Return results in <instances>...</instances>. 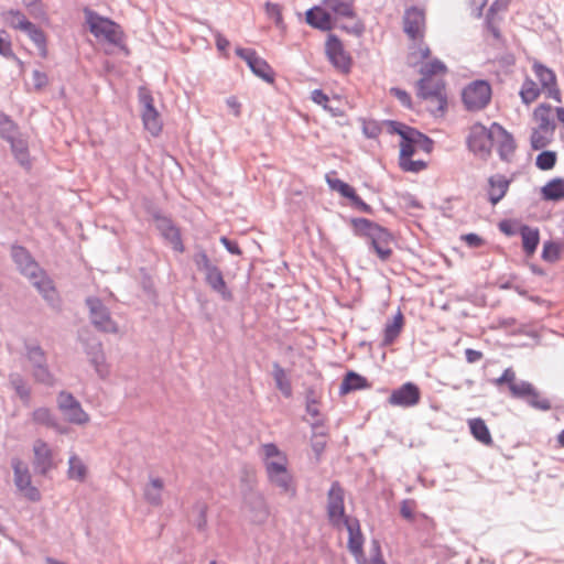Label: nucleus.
<instances>
[{
  "label": "nucleus",
  "instance_id": "nucleus-1",
  "mask_svg": "<svg viewBox=\"0 0 564 564\" xmlns=\"http://www.w3.org/2000/svg\"><path fill=\"white\" fill-rule=\"evenodd\" d=\"M349 225L354 236L365 239L369 250L375 252L381 261L387 262L391 259L393 254L391 243L394 239L388 228L364 217L350 218Z\"/></svg>",
  "mask_w": 564,
  "mask_h": 564
},
{
  "label": "nucleus",
  "instance_id": "nucleus-2",
  "mask_svg": "<svg viewBox=\"0 0 564 564\" xmlns=\"http://www.w3.org/2000/svg\"><path fill=\"white\" fill-rule=\"evenodd\" d=\"M264 468L269 482L280 490V494L296 496V485L288 469V457L274 443L262 445Z\"/></svg>",
  "mask_w": 564,
  "mask_h": 564
},
{
  "label": "nucleus",
  "instance_id": "nucleus-3",
  "mask_svg": "<svg viewBox=\"0 0 564 564\" xmlns=\"http://www.w3.org/2000/svg\"><path fill=\"white\" fill-rule=\"evenodd\" d=\"M84 14L90 33L97 39H105L107 42L119 45L123 39V32L118 23L101 17L96 11L85 8Z\"/></svg>",
  "mask_w": 564,
  "mask_h": 564
},
{
  "label": "nucleus",
  "instance_id": "nucleus-4",
  "mask_svg": "<svg viewBox=\"0 0 564 564\" xmlns=\"http://www.w3.org/2000/svg\"><path fill=\"white\" fill-rule=\"evenodd\" d=\"M492 96L490 84L485 79H476L464 87L462 101L466 110L476 112L485 109Z\"/></svg>",
  "mask_w": 564,
  "mask_h": 564
},
{
  "label": "nucleus",
  "instance_id": "nucleus-5",
  "mask_svg": "<svg viewBox=\"0 0 564 564\" xmlns=\"http://www.w3.org/2000/svg\"><path fill=\"white\" fill-rule=\"evenodd\" d=\"M148 213L155 221V227L162 238L172 246L174 251L183 253L185 247L182 240L181 229L174 224L172 218L162 214L161 209L158 207L148 209Z\"/></svg>",
  "mask_w": 564,
  "mask_h": 564
},
{
  "label": "nucleus",
  "instance_id": "nucleus-6",
  "mask_svg": "<svg viewBox=\"0 0 564 564\" xmlns=\"http://www.w3.org/2000/svg\"><path fill=\"white\" fill-rule=\"evenodd\" d=\"M138 99L145 130H148L153 137H158L162 131L163 124L161 116L154 107V99L151 91L144 86L139 87Z\"/></svg>",
  "mask_w": 564,
  "mask_h": 564
},
{
  "label": "nucleus",
  "instance_id": "nucleus-7",
  "mask_svg": "<svg viewBox=\"0 0 564 564\" xmlns=\"http://www.w3.org/2000/svg\"><path fill=\"white\" fill-rule=\"evenodd\" d=\"M85 304L89 311V318L93 326L101 333L116 334L118 325L112 319L109 308L97 296H88Z\"/></svg>",
  "mask_w": 564,
  "mask_h": 564
},
{
  "label": "nucleus",
  "instance_id": "nucleus-8",
  "mask_svg": "<svg viewBox=\"0 0 564 564\" xmlns=\"http://www.w3.org/2000/svg\"><path fill=\"white\" fill-rule=\"evenodd\" d=\"M494 142L495 133H491V127L487 129L484 124L477 122L470 128L467 147L475 155L487 159L491 153Z\"/></svg>",
  "mask_w": 564,
  "mask_h": 564
},
{
  "label": "nucleus",
  "instance_id": "nucleus-9",
  "mask_svg": "<svg viewBox=\"0 0 564 564\" xmlns=\"http://www.w3.org/2000/svg\"><path fill=\"white\" fill-rule=\"evenodd\" d=\"M325 54L333 67L341 74H349L352 66V58L344 48L340 39L329 33L325 43Z\"/></svg>",
  "mask_w": 564,
  "mask_h": 564
},
{
  "label": "nucleus",
  "instance_id": "nucleus-10",
  "mask_svg": "<svg viewBox=\"0 0 564 564\" xmlns=\"http://www.w3.org/2000/svg\"><path fill=\"white\" fill-rule=\"evenodd\" d=\"M84 351L88 357L90 365L94 367L99 378L105 379L109 375V368L106 362L102 343L96 336L80 338Z\"/></svg>",
  "mask_w": 564,
  "mask_h": 564
},
{
  "label": "nucleus",
  "instance_id": "nucleus-11",
  "mask_svg": "<svg viewBox=\"0 0 564 564\" xmlns=\"http://www.w3.org/2000/svg\"><path fill=\"white\" fill-rule=\"evenodd\" d=\"M345 490L338 480L332 482L327 492V516L334 525L345 522V519H351L345 514Z\"/></svg>",
  "mask_w": 564,
  "mask_h": 564
},
{
  "label": "nucleus",
  "instance_id": "nucleus-12",
  "mask_svg": "<svg viewBox=\"0 0 564 564\" xmlns=\"http://www.w3.org/2000/svg\"><path fill=\"white\" fill-rule=\"evenodd\" d=\"M512 398L524 401L535 410L549 411L552 408L551 401L529 381L520 380L519 387L512 388Z\"/></svg>",
  "mask_w": 564,
  "mask_h": 564
},
{
  "label": "nucleus",
  "instance_id": "nucleus-13",
  "mask_svg": "<svg viewBox=\"0 0 564 564\" xmlns=\"http://www.w3.org/2000/svg\"><path fill=\"white\" fill-rule=\"evenodd\" d=\"M57 405L70 423L80 425L89 421V415L83 410L80 402L69 392L58 393Z\"/></svg>",
  "mask_w": 564,
  "mask_h": 564
},
{
  "label": "nucleus",
  "instance_id": "nucleus-14",
  "mask_svg": "<svg viewBox=\"0 0 564 564\" xmlns=\"http://www.w3.org/2000/svg\"><path fill=\"white\" fill-rule=\"evenodd\" d=\"M10 252L18 271L28 279H35L42 268L32 253L17 243L11 246Z\"/></svg>",
  "mask_w": 564,
  "mask_h": 564
},
{
  "label": "nucleus",
  "instance_id": "nucleus-15",
  "mask_svg": "<svg viewBox=\"0 0 564 564\" xmlns=\"http://www.w3.org/2000/svg\"><path fill=\"white\" fill-rule=\"evenodd\" d=\"M417 97L423 100H435L437 110L445 111L447 108V97L445 93V82L442 78L429 79L422 88L420 79L416 83Z\"/></svg>",
  "mask_w": 564,
  "mask_h": 564
},
{
  "label": "nucleus",
  "instance_id": "nucleus-16",
  "mask_svg": "<svg viewBox=\"0 0 564 564\" xmlns=\"http://www.w3.org/2000/svg\"><path fill=\"white\" fill-rule=\"evenodd\" d=\"M348 531L347 547L358 564H367L364 553V535L361 533L360 523L357 518L345 519L343 522Z\"/></svg>",
  "mask_w": 564,
  "mask_h": 564
},
{
  "label": "nucleus",
  "instance_id": "nucleus-17",
  "mask_svg": "<svg viewBox=\"0 0 564 564\" xmlns=\"http://www.w3.org/2000/svg\"><path fill=\"white\" fill-rule=\"evenodd\" d=\"M532 69L541 84V88L545 91V96L562 102V94L557 86L555 73L538 61L533 63Z\"/></svg>",
  "mask_w": 564,
  "mask_h": 564
},
{
  "label": "nucleus",
  "instance_id": "nucleus-18",
  "mask_svg": "<svg viewBox=\"0 0 564 564\" xmlns=\"http://www.w3.org/2000/svg\"><path fill=\"white\" fill-rule=\"evenodd\" d=\"M243 506L251 514V521L261 524L269 518V508L262 494L248 490L243 494Z\"/></svg>",
  "mask_w": 564,
  "mask_h": 564
},
{
  "label": "nucleus",
  "instance_id": "nucleus-19",
  "mask_svg": "<svg viewBox=\"0 0 564 564\" xmlns=\"http://www.w3.org/2000/svg\"><path fill=\"white\" fill-rule=\"evenodd\" d=\"M420 400V388L413 382H405L392 391L388 402L393 406L411 408L419 404Z\"/></svg>",
  "mask_w": 564,
  "mask_h": 564
},
{
  "label": "nucleus",
  "instance_id": "nucleus-20",
  "mask_svg": "<svg viewBox=\"0 0 564 564\" xmlns=\"http://www.w3.org/2000/svg\"><path fill=\"white\" fill-rule=\"evenodd\" d=\"M29 280L51 307L57 310L61 307V299L58 296L54 282L44 269L40 270L35 279Z\"/></svg>",
  "mask_w": 564,
  "mask_h": 564
},
{
  "label": "nucleus",
  "instance_id": "nucleus-21",
  "mask_svg": "<svg viewBox=\"0 0 564 564\" xmlns=\"http://www.w3.org/2000/svg\"><path fill=\"white\" fill-rule=\"evenodd\" d=\"M491 133H495V142L500 160L509 162L517 149L513 135L498 122L491 124Z\"/></svg>",
  "mask_w": 564,
  "mask_h": 564
},
{
  "label": "nucleus",
  "instance_id": "nucleus-22",
  "mask_svg": "<svg viewBox=\"0 0 564 564\" xmlns=\"http://www.w3.org/2000/svg\"><path fill=\"white\" fill-rule=\"evenodd\" d=\"M33 468L36 474L45 476L55 467L53 452L43 440H36L33 444Z\"/></svg>",
  "mask_w": 564,
  "mask_h": 564
},
{
  "label": "nucleus",
  "instance_id": "nucleus-23",
  "mask_svg": "<svg viewBox=\"0 0 564 564\" xmlns=\"http://www.w3.org/2000/svg\"><path fill=\"white\" fill-rule=\"evenodd\" d=\"M425 23V14L423 9L412 6L405 10L403 17V31L412 40L422 36V28Z\"/></svg>",
  "mask_w": 564,
  "mask_h": 564
},
{
  "label": "nucleus",
  "instance_id": "nucleus-24",
  "mask_svg": "<svg viewBox=\"0 0 564 564\" xmlns=\"http://www.w3.org/2000/svg\"><path fill=\"white\" fill-rule=\"evenodd\" d=\"M322 402V391L316 386L305 387V410L308 415L316 417L312 423L314 429L324 425V419L322 417L318 405Z\"/></svg>",
  "mask_w": 564,
  "mask_h": 564
},
{
  "label": "nucleus",
  "instance_id": "nucleus-25",
  "mask_svg": "<svg viewBox=\"0 0 564 564\" xmlns=\"http://www.w3.org/2000/svg\"><path fill=\"white\" fill-rule=\"evenodd\" d=\"M205 282L210 288V290L219 294L224 301H234V294L228 289L223 272L218 265L205 273Z\"/></svg>",
  "mask_w": 564,
  "mask_h": 564
},
{
  "label": "nucleus",
  "instance_id": "nucleus-26",
  "mask_svg": "<svg viewBox=\"0 0 564 564\" xmlns=\"http://www.w3.org/2000/svg\"><path fill=\"white\" fill-rule=\"evenodd\" d=\"M518 231L522 239V250L524 256L527 259H530L535 253L540 243V230L539 228L524 224L518 226Z\"/></svg>",
  "mask_w": 564,
  "mask_h": 564
},
{
  "label": "nucleus",
  "instance_id": "nucleus-27",
  "mask_svg": "<svg viewBox=\"0 0 564 564\" xmlns=\"http://www.w3.org/2000/svg\"><path fill=\"white\" fill-rule=\"evenodd\" d=\"M306 23L312 28L321 31H330L333 29V20L330 13L322 7H313L305 13Z\"/></svg>",
  "mask_w": 564,
  "mask_h": 564
},
{
  "label": "nucleus",
  "instance_id": "nucleus-28",
  "mask_svg": "<svg viewBox=\"0 0 564 564\" xmlns=\"http://www.w3.org/2000/svg\"><path fill=\"white\" fill-rule=\"evenodd\" d=\"M510 180L502 174H495L488 178V200L495 206L497 205L507 194Z\"/></svg>",
  "mask_w": 564,
  "mask_h": 564
},
{
  "label": "nucleus",
  "instance_id": "nucleus-29",
  "mask_svg": "<svg viewBox=\"0 0 564 564\" xmlns=\"http://www.w3.org/2000/svg\"><path fill=\"white\" fill-rule=\"evenodd\" d=\"M271 376L274 380L275 388L281 392V394L285 399H291L293 397L291 379L286 370L278 361L272 364Z\"/></svg>",
  "mask_w": 564,
  "mask_h": 564
},
{
  "label": "nucleus",
  "instance_id": "nucleus-30",
  "mask_svg": "<svg viewBox=\"0 0 564 564\" xmlns=\"http://www.w3.org/2000/svg\"><path fill=\"white\" fill-rule=\"evenodd\" d=\"M552 106L550 104H540L533 111V117L538 121V129L544 133H554L556 129L555 121L551 118Z\"/></svg>",
  "mask_w": 564,
  "mask_h": 564
},
{
  "label": "nucleus",
  "instance_id": "nucleus-31",
  "mask_svg": "<svg viewBox=\"0 0 564 564\" xmlns=\"http://www.w3.org/2000/svg\"><path fill=\"white\" fill-rule=\"evenodd\" d=\"M404 326V316L400 308L393 316L392 321H388L383 329L382 346L387 347L392 345L400 336Z\"/></svg>",
  "mask_w": 564,
  "mask_h": 564
},
{
  "label": "nucleus",
  "instance_id": "nucleus-32",
  "mask_svg": "<svg viewBox=\"0 0 564 564\" xmlns=\"http://www.w3.org/2000/svg\"><path fill=\"white\" fill-rule=\"evenodd\" d=\"M370 387L366 377L349 370L346 372L340 387L339 394L345 395L356 390L367 389Z\"/></svg>",
  "mask_w": 564,
  "mask_h": 564
},
{
  "label": "nucleus",
  "instance_id": "nucleus-33",
  "mask_svg": "<svg viewBox=\"0 0 564 564\" xmlns=\"http://www.w3.org/2000/svg\"><path fill=\"white\" fill-rule=\"evenodd\" d=\"M7 142L10 143L11 152L19 164L23 167L30 169L31 161L28 141L21 138L19 134L8 140Z\"/></svg>",
  "mask_w": 564,
  "mask_h": 564
},
{
  "label": "nucleus",
  "instance_id": "nucleus-34",
  "mask_svg": "<svg viewBox=\"0 0 564 564\" xmlns=\"http://www.w3.org/2000/svg\"><path fill=\"white\" fill-rule=\"evenodd\" d=\"M9 384L25 406L31 403V387L19 372L9 373Z\"/></svg>",
  "mask_w": 564,
  "mask_h": 564
},
{
  "label": "nucleus",
  "instance_id": "nucleus-35",
  "mask_svg": "<svg viewBox=\"0 0 564 564\" xmlns=\"http://www.w3.org/2000/svg\"><path fill=\"white\" fill-rule=\"evenodd\" d=\"M545 200L558 202L564 199V178L556 177L549 181L541 189Z\"/></svg>",
  "mask_w": 564,
  "mask_h": 564
},
{
  "label": "nucleus",
  "instance_id": "nucleus-36",
  "mask_svg": "<svg viewBox=\"0 0 564 564\" xmlns=\"http://www.w3.org/2000/svg\"><path fill=\"white\" fill-rule=\"evenodd\" d=\"M355 0H323L324 6L338 17L355 18Z\"/></svg>",
  "mask_w": 564,
  "mask_h": 564
},
{
  "label": "nucleus",
  "instance_id": "nucleus-37",
  "mask_svg": "<svg viewBox=\"0 0 564 564\" xmlns=\"http://www.w3.org/2000/svg\"><path fill=\"white\" fill-rule=\"evenodd\" d=\"M471 435L480 443L490 446L494 444L489 429L480 417L468 421Z\"/></svg>",
  "mask_w": 564,
  "mask_h": 564
},
{
  "label": "nucleus",
  "instance_id": "nucleus-38",
  "mask_svg": "<svg viewBox=\"0 0 564 564\" xmlns=\"http://www.w3.org/2000/svg\"><path fill=\"white\" fill-rule=\"evenodd\" d=\"M163 488L164 481L161 478H151L149 485L144 488L145 501L155 507L161 506Z\"/></svg>",
  "mask_w": 564,
  "mask_h": 564
},
{
  "label": "nucleus",
  "instance_id": "nucleus-39",
  "mask_svg": "<svg viewBox=\"0 0 564 564\" xmlns=\"http://www.w3.org/2000/svg\"><path fill=\"white\" fill-rule=\"evenodd\" d=\"M28 34L30 40L35 44L37 47L40 55L42 57L47 56V43H46V35L44 31L35 25L34 23L30 22L28 26L23 31Z\"/></svg>",
  "mask_w": 564,
  "mask_h": 564
},
{
  "label": "nucleus",
  "instance_id": "nucleus-40",
  "mask_svg": "<svg viewBox=\"0 0 564 564\" xmlns=\"http://www.w3.org/2000/svg\"><path fill=\"white\" fill-rule=\"evenodd\" d=\"M446 73H447L446 65L437 58H435L432 62L423 64L420 68V74L422 75V77L420 78V84H421L422 88L424 87L425 83L429 79H432V77L434 78L435 75L446 74Z\"/></svg>",
  "mask_w": 564,
  "mask_h": 564
},
{
  "label": "nucleus",
  "instance_id": "nucleus-41",
  "mask_svg": "<svg viewBox=\"0 0 564 564\" xmlns=\"http://www.w3.org/2000/svg\"><path fill=\"white\" fill-rule=\"evenodd\" d=\"M249 68L256 76L263 79L265 83H274L275 73L264 58L258 56Z\"/></svg>",
  "mask_w": 564,
  "mask_h": 564
},
{
  "label": "nucleus",
  "instance_id": "nucleus-42",
  "mask_svg": "<svg viewBox=\"0 0 564 564\" xmlns=\"http://www.w3.org/2000/svg\"><path fill=\"white\" fill-rule=\"evenodd\" d=\"M1 18L7 25L14 30L24 31L30 21L25 18L22 11L10 9L1 12Z\"/></svg>",
  "mask_w": 564,
  "mask_h": 564
},
{
  "label": "nucleus",
  "instance_id": "nucleus-43",
  "mask_svg": "<svg viewBox=\"0 0 564 564\" xmlns=\"http://www.w3.org/2000/svg\"><path fill=\"white\" fill-rule=\"evenodd\" d=\"M25 357L32 366V370L47 362L46 352L36 344H25Z\"/></svg>",
  "mask_w": 564,
  "mask_h": 564
},
{
  "label": "nucleus",
  "instance_id": "nucleus-44",
  "mask_svg": "<svg viewBox=\"0 0 564 564\" xmlns=\"http://www.w3.org/2000/svg\"><path fill=\"white\" fill-rule=\"evenodd\" d=\"M519 94H520L522 102L524 105H530L538 99V97L541 94V88L538 86V84L532 78L527 76L522 83Z\"/></svg>",
  "mask_w": 564,
  "mask_h": 564
},
{
  "label": "nucleus",
  "instance_id": "nucleus-45",
  "mask_svg": "<svg viewBox=\"0 0 564 564\" xmlns=\"http://www.w3.org/2000/svg\"><path fill=\"white\" fill-rule=\"evenodd\" d=\"M562 249H563V245L557 241H554V240L544 241L541 258L545 262L555 263L562 257Z\"/></svg>",
  "mask_w": 564,
  "mask_h": 564
},
{
  "label": "nucleus",
  "instance_id": "nucleus-46",
  "mask_svg": "<svg viewBox=\"0 0 564 564\" xmlns=\"http://www.w3.org/2000/svg\"><path fill=\"white\" fill-rule=\"evenodd\" d=\"M19 127L10 116L0 110V138L8 141L19 135Z\"/></svg>",
  "mask_w": 564,
  "mask_h": 564
},
{
  "label": "nucleus",
  "instance_id": "nucleus-47",
  "mask_svg": "<svg viewBox=\"0 0 564 564\" xmlns=\"http://www.w3.org/2000/svg\"><path fill=\"white\" fill-rule=\"evenodd\" d=\"M32 378L36 383L48 388L54 387L56 383V378L51 371L47 362L32 370Z\"/></svg>",
  "mask_w": 564,
  "mask_h": 564
},
{
  "label": "nucleus",
  "instance_id": "nucleus-48",
  "mask_svg": "<svg viewBox=\"0 0 564 564\" xmlns=\"http://www.w3.org/2000/svg\"><path fill=\"white\" fill-rule=\"evenodd\" d=\"M195 252L193 254V262L196 269L200 272L206 273L216 267L207 254V251L200 245H195Z\"/></svg>",
  "mask_w": 564,
  "mask_h": 564
},
{
  "label": "nucleus",
  "instance_id": "nucleus-49",
  "mask_svg": "<svg viewBox=\"0 0 564 564\" xmlns=\"http://www.w3.org/2000/svg\"><path fill=\"white\" fill-rule=\"evenodd\" d=\"M32 421L46 427L56 429L57 420L48 408L41 406L33 411Z\"/></svg>",
  "mask_w": 564,
  "mask_h": 564
},
{
  "label": "nucleus",
  "instance_id": "nucleus-50",
  "mask_svg": "<svg viewBox=\"0 0 564 564\" xmlns=\"http://www.w3.org/2000/svg\"><path fill=\"white\" fill-rule=\"evenodd\" d=\"M68 470L67 476L69 479H75L78 481H84L87 475V467L82 462L79 457L73 455L68 460Z\"/></svg>",
  "mask_w": 564,
  "mask_h": 564
},
{
  "label": "nucleus",
  "instance_id": "nucleus-51",
  "mask_svg": "<svg viewBox=\"0 0 564 564\" xmlns=\"http://www.w3.org/2000/svg\"><path fill=\"white\" fill-rule=\"evenodd\" d=\"M554 133H544L540 129L534 128L530 137L531 148L533 150H542L553 141Z\"/></svg>",
  "mask_w": 564,
  "mask_h": 564
},
{
  "label": "nucleus",
  "instance_id": "nucleus-52",
  "mask_svg": "<svg viewBox=\"0 0 564 564\" xmlns=\"http://www.w3.org/2000/svg\"><path fill=\"white\" fill-rule=\"evenodd\" d=\"M557 160V154L555 151L544 150L538 154L535 159V165L541 171L552 170Z\"/></svg>",
  "mask_w": 564,
  "mask_h": 564
},
{
  "label": "nucleus",
  "instance_id": "nucleus-53",
  "mask_svg": "<svg viewBox=\"0 0 564 564\" xmlns=\"http://www.w3.org/2000/svg\"><path fill=\"white\" fill-rule=\"evenodd\" d=\"M14 484L19 490L32 485L31 475L26 467L22 468L20 462L13 464Z\"/></svg>",
  "mask_w": 564,
  "mask_h": 564
},
{
  "label": "nucleus",
  "instance_id": "nucleus-54",
  "mask_svg": "<svg viewBox=\"0 0 564 564\" xmlns=\"http://www.w3.org/2000/svg\"><path fill=\"white\" fill-rule=\"evenodd\" d=\"M492 383L497 387L507 384L510 394L512 395V388L519 387V381L516 378V372L512 368H507L499 378L492 380Z\"/></svg>",
  "mask_w": 564,
  "mask_h": 564
},
{
  "label": "nucleus",
  "instance_id": "nucleus-55",
  "mask_svg": "<svg viewBox=\"0 0 564 564\" xmlns=\"http://www.w3.org/2000/svg\"><path fill=\"white\" fill-rule=\"evenodd\" d=\"M0 54L3 57L12 58L19 64H22L12 50L10 35L4 30H0Z\"/></svg>",
  "mask_w": 564,
  "mask_h": 564
},
{
  "label": "nucleus",
  "instance_id": "nucleus-56",
  "mask_svg": "<svg viewBox=\"0 0 564 564\" xmlns=\"http://www.w3.org/2000/svg\"><path fill=\"white\" fill-rule=\"evenodd\" d=\"M362 121V132L368 139H376L382 131V122H378L377 120H366Z\"/></svg>",
  "mask_w": 564,
  "mask_h": 564
},
{
  "label": "nucleus",
  "instance_id": "nucleus-57",
  "mask_svg": "<svg viewBox=\"0 0 564 564\" xmlns=\"http://www.w3.org/2000/svg\"><path fill=\"white\" fill-rule=\"evenodd\" d=\"M140 274H141L140 285L142 288V290L148 294V296L155 299L156 291H155V286H154L152 276L149 274V272L144 268L140 269Z\"/></svg>",
  "mask_w": 564,
  "mask_h": 564
},
{
  "label": "nucleus",
  "instance_id": "nucleus-58",
  "mask_svg": "<svg viewBox=\"0 0 564 564\" xmlns=\"http://www.w3.org/2000/svg\"><path fill=\"white\" fill-rule=\"evenodd\" d=\"M265 13L272 19L278 28L283 26L282 8L278 3L265 2Z\"/></svg>",
  "mask_w": 564,
  "mask_h": 564
},
{
  "label": "nucleus",
  "instance_id": "nucleus-59",
  "mask_svg": "<svg viewBox=\"0 0 564 564\" xmlns=\"http://www.w3.org/2000/svg\"><path fill=\"white\" fill-rule=\"evenodd\" d=\"M389 93H390V95L394 96L404 108H406V109L413 108L412 98L406 90L401 89L399 87H391L389 89Z\"/></svg>",
  "mask_w": 564,
  "mask_h": 564
},
{
  "label": "nucleus",
  "instance_id": "nucleus-60",
  "mask_svg": "<svg viewBox=\"0 0 564 564\" xmlns=\"http://www.w3.org/2000/svg\"><path fill=\"white\" fill-rule=\"evenodd\" d=\"M415 507H416V502L413 499H404L401 501L400 514L405 520L413 522L415 520V517H414V508Z\"/></svg>",
  "mask_w": 564,
  "mask_h": 564
},
{
  "label": "nucleus",
  "instance_id": "nucleus-61",
  "mask_svg": "<svg viewBox=\"0 0 564 564\" xmlns=\"http://www.w3.org/2000/svg\"><path fill=\"white\" fill-rule=\"evenodd\" d=\"M522 225L517 220L503 219L498 224L499 230L508 237L519 235L518 226Z\"/></svg>",
  "mask_w": 564,
  "mask_h": 564
},
{
  "label": "nucleus",
  "instance_id": "nucleus-62",
  "mask_svg": "<svg viewBox=\"0 0 564 564\" xmlns=\"http://www.w3.org/2000/svg\"><path fill=\"white\" fill-rule=\"evenodd\" d=\"M195 509L198 512L197 519H196V528L199 531H204L207 527V510L208 507L205 502H198L195 505Z\"/></svg>",
  "mask_w": 564,
  "mask_h": 564
},
{
  "label": "nucleus",
  "instance_id": "nucleus-63",
  "mask_svg": "<svg viewBox=\"0 0 564 564\" xmlns=\"http://www.w3.org/2000/svg\"><path fill=\"white\" fill-rule=\"evenodd\" d=\"M25 8L29 11L30 15L35 19H43L46 17V9L42 0L29 2V4L25 6Z\"/></svg>",
  "mask_w": 564,
  "mask_h": 564
},
{
  "label": "nucleus",
  "instance_id": "nucleus-64",
  "mask_svg": "<svg viewBox=\"0 0 564 564\" xmlns=\"http://www.w3.org/2000/svg\"><path fill=\"white\" fill-rule=\"evenodd\" d=\"M400 166L403 171L417 173V172H421L424 169H426L427 163L422 160L414 161V160L409 159L405 162L400 163Z\"/></svg>",
  "mask_w": 564,
  "mask_h": 564
}]
</instances>
